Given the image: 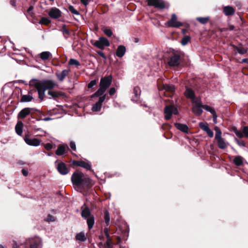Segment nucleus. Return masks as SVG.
I'll return each instance as SVG.
<instances>
[{
    "mask_svg": "<svg viewBox=\"0 0 248 248\" xmlns=\"http://www.w3.org/2000/svg\"><path fill=\"white\" fill-rule=\"evenodd\" d=\"M30 86L35 87L38 93V97L40 99L43 100L45 96V91H49L58 86V84L53 80L32 79L30 81Z\"/></svg>",
    "mask_w": 248,
    "mask_h": 248,
    "instance_id": "nucleus-1",
    "label": "nucleus"
},
{
    "mask_svg": "<svg viewBox=\"0 0 248 248\" xmlns=\"http://www.w3.org/2000/svg\"><path fill=\"white\" fill-rule=\"evenodd\" d=\"M71 180L74 185L83 188L91 184V179L79 172H74L71 177Z\"/></svg>",
    "mask_w": 248,
    "mask_h": 248,
    "instance_id": "nucleus-2",
    "label": "nucleus"
},
{
    "mask_svg": "<svg viewBox=\"0 0 248 248\" xmlns=\"http://www.w3.org/2000/svg\"><path fill=\"white\" fill-rule=\"evenodd\" d=\"M112 77L111 76L102 78L99 84V88L92 95L91 97L93 98L95 96H100L104 95V94L106 90L110 85Z\"/></svg>",
    "mask_w": 248,
    "mask_h": 248,
    "instance_id": "nucleus-3",
    "label": "nucleus"
},
{
    "mask_svg": "<svg viewBox=\"0 0 248 248\" xmlns=\"http://www.w3.org/2000/svg\"><path fill=\"white\" fill-rule=\"evenodd\" d=\"M165 118L168 120H170L172 114L178 115L179 111L178 108L174 105H167L164 108Z\"/></svg>",
    "mask_w": 248,
    "mask_h": 248,
    "instance_id": "nucleus-4",
    "label": "nucleus"
},
{
    "mask_svg": "<svg viewBox=\"0 0 248 248\" xmlns=\"http://www.w3.org/2000/svg\"><path fill=\"white\" fill-rule=\"evenodd\" d=\"M149 6H154L159 9L168 8L169 5L163 0H147Z\"/></svg>",
    "mask_w": 248,
    "mask_h": 248,
    "instance_id": "nucleus-5",
    "label": "nucleus"
},
{
    "mask_svg": "<svg viewBox=\"0 0 248 248\" xmlns=\"http://www.w3.org/2000/svg\"><path fill=\"white\" fill-rule=\"evenodd\" d=\"M192 111L196 116H200L202 113V105L200 99L192 102Z\"/></svg>",
    "mask_w": 248,
    "mask_h": 248,
    "instance_id": "nucleus-6",
    "label": "nucleus"
},
{
    "mask_svg": "<svg viewBox=\"0 0 248 248\" xmlns=\"http://www.w3.org/2000/svg\"><path fill=\"white\" fill-rule=\"evenodd\" d=\"M93 45L99 49H103L105 47L108 46L110 44L107 38L101 37H100L98 40H96Z\"/></svg>",
    "mask_w": 248,
    "mask_h": 248,
    "instance_id": "nucleus-7",
    "label": "nucleus"
},
{
    "mask_svg": "<svg viewBox=\"0 0 248 248\" xmlns=\"http://www.w3.org/2000/svg\"><path fill=\"white\" fill-rule=\"evenodd\" d=\"M177 16L173 14L171 15V19L166 23V25L169 27L178 28L182 26V22L177 21Z\"/></svg>",
    "mask_w": 248,
    "mask_h": 248,
    "instance_id": "nucleus-8",
    "label": "nucleus"
},
{
    "mask_svg": "<svg viewBox=\"0 0 248 248\" xmlns=\"http://www.w3.org/2000/svg\"><path fill=\"white\" fill-rule=\"evenodd\" d=\"M47 14L51 18L56 19L62 16V12L56 7H52L48 11Z\"/></svg>",
    "mask_w": 248,
    "mask_h": 248,
    "instance_id": "nucleus-9",
    "label": "nucleus"
},
{
    "mask_svg": "<svg viewBox=\"0 0 248 248\" xmlns=\"http://www.w3.org/2000/svg\"><path fill=\"white\" fill-rule=\"evenodd\" d=\"M25 142L29 145L38 146L40 144L41 141L37 139L30 138L28 135H26L24 138Z\"/></svg>",
    "mask_w": 248,
    "mask_h": 248,
    "instance_id": "nucleus-10",
    "label": "nucleus"
},
{
    "mask_svg": "<svg viewBox=\"0 0 248 248\" xmlns=\"http://www.w3.org/2000/svg\"><path fill=\"white\" fill-rule=\"evenodd\" d=\"M180 55L177 54H174L170 56L168 61V64L170 66H176L180 63Z\"/></svg>",
    "mask_w": 248,
    "mask_h": 248,
    "instance_id": "nucleus-11",
    "label": "nucleus"
},
{
    "mask_svg": "<svg viewBox=\"0 0 248 248\" xmlns=\"http://www.w3.org/2000/svg\"><path fill=\"white\" fill-rule=\"evenodd\" d=\"M99 97H100L99 100L93 105L92 108L93 111H99L100 110L102 107V103L104 101L106 98V94L100 96Z\"/></svg>",
    "mask_w": 248,
    "mask_h": 248,
    "instance_id": "nucleus-12",
    "label": "nucleus"
},
{
    "mask_svg": "<svg viewBox=\"0 0 248 248\" xmlns=\"http://www.w3.org/2000/svg\"><path fill=\"white\" fill-rule=\"evenodd\" d=\"M59 172L62 175H66L69 172V170L65 164L63 162L59 163L57 166Z\"/></svg>",
    "mask_w": 248,
    "mask_h": 248,
    "instance_id": "nucleus-13",
    "label": "nucleus"
},
{
    "mask_svg": "<svg viewBox=\"0 0 248 248\" xmlns=\"http://www.w3.org/2000/svg\"><path fill=\"white\" fill-rule=\"evenodd\" d=\"M33 109V108H26L22 109L18 114V118L20 119L25 118L26 116L31 114V111Z\"/></svg>",
    "mask_w": 248,
    "mask_h": 248,
    "instance_id": "nucleus-14",
    "label": "nucleus"
},
{
    "mask_svg": "<svg viewBox=\"0 0 248 248\" xmlns=\"http://www.w3.org/2000/svg\"><path fill=\"white\" fill-rule=\"evenodd\" d=\"M74 164L82 167L87 170H90L91 169V163L90 162L77 161L74 162Z\"/></svg>",
    "mask_w": 248,
    "mask_h": 248,
    "instance_id": "nucleus-15",
    "label": "nucleus"
},
{
    "mask_svg": "<svg viewBox=\"0 0 248 248\" xmlns=\"http://www.w3.org/2000/svg\"><path fill=\"white\" fill-rule=\"evenodd\" d=\"M185 94L186 97L190 98L192 102L194 100L199 99V98L195 97L194 91L190 88H186Z\"/></svg>",
    "mask_w": 248,
    "mask_h": 248,
    "instance_id": "nucleus-16",
    "label": "nucleus"
},
{
    "mask_svg": "<svg viewBox=\"0 0 248 248\" xmlns=\"http://www.w3.org/2000/svg\"><path fill=\"white\" fill-rule=\"evenodd\" d=\"M69 72V69H64L60 73H57L56 75L60 81H62L68 75Z\"/></svg>",
    "mask_w": 248,
    "mask_h": 248,
    "instance_id": "nucleus-17",
    "label": "nucleus"
},
{
    "mask_svg": "<svg viewBox=\"0 0 248 248\" xmlns=\"http://www.w3.org/2000/svg\"><path fill=\"white\" fill-rule=\"evenodd\" d=\"M232 162L237 166H240L243 165L244 159L241 156L237 155L232 157Z\"/></svg>",
    "mask_w": 248,
    "mask_h": 248,
    "instance_id": "nucleus-18",
    "label": "nucleus"
},
{
    "mask_svg": "<svg viewBox=\"0 0 248 248\" xmlns=\"http://www.w3.org/2000/svg\"><path fill=\"white\" fill-rule=\"evenodd\" d=\"M126 52V48L123 45H120L118 46L116 52V55L117 57L119 58H122L123 57Z\"/></svg>",
    "mask_w": 248,
    "mask_h": 248,
    "instance_id": "nucleus-19",
    "label": "nucleus"
},
{
    "mask_svg": "<svg viewBox=\"0 0 248 248\" xmlns=\"http://www.w3.org/2000/svg\"><path fill=\"white\" fill-rule=\"evenodd\" d=\"M66 149H68L67 145H60L56 151V154L58 155H61L66 153Z\"/></svg>",
    "mask_w": 248,
    "mask_h": 248,
    "instance_id": "nucleus-20",
    "label": "nucleus"
},
{
    "mask_svg": "<svg viewBox=\"0 0 248 248\" xmlns=\"http://www.w3.org/2000/svg\"><path fill=\"white\" fill-rule=\"evenodd\" d=\"M223 12L226 16H232L234 14L235 10L232 7L227 6L224 7Z\"/></svg>",
    "mask_w": 248,
    "mask_h": 248,
    "instance_id": "nucleus-21",
    "label": "nucleus"
},
{
    "mask_svg": "<svg viewBox=\"0 0 248 248\" xmlns=\"http://www.w3.org/2000/svg\"><path fill=\"white\" fill-rule=\"evenodd\" d=\"M33 244H30V248H40L41 245V240L37 238L31 240Z\"/></svg>",
    "mask_w": 248,
    "mask_h": 248,
    "instance_id": "nucleus-22",
    "label": "nucleus"
},
{
    "mask_svg": "<svg viewBox=\"0 0 248 248\" xmlns=\"http://www.w3.org/2000/svg\"><path fill=\"white\" fill-rule=\"evenodd\" d=\"M133 93H134L135 97H132V100L136 101L138 100L141 93L140 88L139 87H134L133 89Z\"/></svg>",
    "mask_w": 248,
    "mask_h": 248,
    "instance_id": "nucleus-23",
    "label": "nucleus"
},
{
    "mask_svg": "<svg viewBox=\"0 0 248 248\" xmlns=\"http://www.w3.org/2000/svg\"><path fill=\"white\" fill-rule=\"evenodd\" d=\"M81 216L83 218H87L91 216V212L88 207H82Z\"/></svg>",
    "mask_w": 248,
    "mask_h": 248,
    "instance_id": "nucleus-24",
    "label": "nucleus"
},
{
    "mask_svg": "<svg viewBox=\"0 0 248 248\" xmlns=\"http://www.w3.org/2000/svg\"><path fill=\"white\" fill-rule=\"evenodd\" d=\"M175 127L180 131L185 132H188V127L186 125L184 124H182L180 123H175Z\"/></svg>",
    "mask_w": 248,
    "mask_h": 248,
    "instance_id": "nucleus-25",
    "label": "nucleus"
},
{
    "mask_svg": "<svg viewBox=\"0 0 248 248\" xmlns=\"http://www.w3.org/2000/svg\"><path fill=\"white\" fill-rule=\"evenodd\" d=\"M39 56L43 61L47 60L52 57L51 53L48 51L43 52L39 54Z\"/></svg>",
    "mask_w": 248,
    "mask_h": 248,
    "instance_id": "nucleus-26",
    "label": "nucleus"
},
{
    "mask_svg": "<svg viewBox=\"0 0 248 248\" xmlns=\"http://www.w3.org/2000/svg\"><path fill=\"white\" fill-rule=\"evenodd\" d=\"M33 97L31 92H29L28 94L23 95L21 97V101L22 102H28L32 100Z\"/></svg>",
    "mask_w": 248,
    "mask_h": 248,
    "instance_id": "nucleus-27",
    "label": "nucleus"
},
{
    "mask_svg": "<svg viewBox=\"0 0 248 248\" xmlns=\"http://www.w3.org/2000/svg\"><path fill=\"white\" fill-rule=\"evenodd\" d=\"M23 124L21 122H18L15 127L16 133L17 135L19 136H21L22 134V128H23Z\"/></svg>",
    "mask_w": 248,
    "mask_h": 248,
    "instance_id": "nucleus-28",
    "label": "nucleus"
},
{
    "mask_svg": "<svg viewBox=\"0 0 248 248\" xmlns=\"http://www.w3.org/2000/svg\"><path fill=\"white\" fill-rule=\"evenodd\" d=\"M76 239L77 240L84 242L86 240V236L84 232H81L77 234L76 236Z\"/></svg>",
    "mask_w": 248,
    "mask_h": 248,
    "instance_id": "nucleus-29",
    "label": "nucleus"
},
{
    "mask_svg": "<svg viewBox=\"0 0 248 248\" xmlns=\"http://www.w3.org/2000/svg\"><path fill=\"white\" fill-rule=\"evenodd\" d=\"M61 31L62 32L64 38L67 39L70 35V31L69 30L67 29L66 26L65 25H63L62 26Z\"/></svg>",
    "mask_w": 248,
    "mask_h": 248,
    "instance_id": "nucleus-30",
    "label": "nucleus"
},
{
    "mask_svg": "<svg viewBox=\"0 0 248 248\" xmlns=\"http://www.w3.org/2000/svg\"><path fill=\"white\" fill-rule=\"evenodd\" d=\"M217 141L218 143V146L219 148L224 149L227 147L228 143L225 142L224 139H220L219 140H217Z\"/></svg>",
    "mask_w": 248,
    "mask_h": 248,
    "instance_id": "nucleus-31",
    "label": "nucleus"
},
{
    "mask_svg": "<svg viewBox=\"0 0 248 248\" xmlns=\"http://www.w3.org/2000/svg\"><path fill=\"white\" fill-rule=\"evenodd\" d=\"M87 222L88 224V227L89 230L91 229L94 225V218L93 216H90L89 217L87 218Z\"/></svg>",
    "mask_w": 248,
    "mask_h": 248,
    "instance_id": "nucleus-32",
    "label": "nucleus"
},
{
    "mask_svg": "<svg viewBox=\"0 0 248 248\" xmlns=\"http://www.w3.org/2000/svg\"><path fill=\"white\" fill-rule=\"evenodd\" d=\"M48 94L51 97L49 98H56L59 97L62 95V94L58 92L53 91H49L48 92Z\"/></svg>",
    "mask_w": 248,
    "mask_h": 248,
    "instance_id": "nucleus-33",
    "label": "nucleus"
},
{
    "mask_svg": "<svg viewBox=\"0 0 248 248\" xmlns=\"http://www.w3.org/2000/svg\"><path fill=\"white\" fill-rule=\"evenodd\" d=\"M234 49L240 54H244L247 52V49L243 47L235 46Z\"/></svg>",
    "mask_w": 248,
    "mask_h": 248,
    "instance_id": "nucleus-34",
    "label": "nucleus"
},
{
    "mask_svg": "<svg viewBox=\"0 0 248 248\" xmlns=\"http://www.w3.org/2000/svg\"><path fill=\"white\" fill-rule=\"evenodd\" d=\"M215 130L216 131V135H215V139L217 140H219L220 139H222L221 137V131L217 127H215Z\"/></svg>",
    "mask_w": 248,
    "mask_h": 248,
    "instance_id": "nucleus-35",
    "label": "nucleus"
},
{
    "mask_svg": "<svg viewBox=\"0 0 248 248\" xmlns=\"http://www.w3.org/2000/svg\"><path fill=\"white\" fill-rule=\"evenodd\" d=\"M202 108L210 112L212 115L216 113L215 109L208 105H202Z\"/></svg>",
    "mask_w": 248,
    "mask_h": 248,
    "instance_id": "nucleus-36",
    "label": "nucleus"
},
{
    "mask_svg": "<svg viewBox=\"0 0 248 248\" xmlns=\"http://www.w3.org/2000/svg\"><path fill=\"white\" fill-rule=\"evenodd\" d=\"M202 108L210 112L212 115L216 113L215 109L208 105H202Z\"/></svg>",
    "mask_w": 248,
    "mask_h": 248,
    "instance_id": "nucleus-37",
    "label": "nucleus"
},
{
    "mask_svg": "<svg viewBox=\"0 0 248 248\" xmlns=\"http://www.w3.org/2000/svg\"><path fill=\"white\" fill-rule=\"evenodd\" d=\"M202 108L210 112L212 115L216 113L215 109L208 105H202Z\"/></svg>",
    "mask_w": 248,
    "mask_h": 248,
    "instance_id": "nucleus-38",
    "label": "nucleus"
},
{
    "mask_svg": "<svg viewBox=\"0 0 248 248\" xmlns=\"http://www.w3.org/2000/svg\"><path fill=\"white\" fill-rule=\"evenodd\" d=\"M199 127L204 131H206L209 127L208 126V124L206 123L200 122L199 124Z\"/></svg>",
    "mask_w": 248,
    "mask_h": 248,
    "instance_id": "nucleus-39",
    "label": "nucleus"
},
{
    "mask_svg": "<svg viewBox=\"0 0 248 248\" xmlns=\"http://www.w3.org/2000/svg\"><path fill=\"white\" fill-rule=\"evenodd\" d=\"M50 20L47 17H42L39 21L41 24L48 25L50 23Z\"/></svg>",
    "mask_w": 248,
    "mask_h": 248,
    "instance_id": "nucleus-40",
    "label": "nucleus"
},
{
    "mask_svg": "<svg viewBox=\"0 0 248 248\" xmlns=\"http://www.w3.org/2000/svg\"><path fill=\"white\" fill-rule=\"evenodd\" d=\"M197 20L199 21L202 24H206L208 21L209 20V17H197L196 18Z\"/></svg>",
    "mask_w": 248,
    "mask_h": 248,
    "instance_id": "nucleus-41",
    "label": "nucleus"
},
{
    "mask_svg": "<svg viewBox=\"0 0 248 248\" xmlns=\"http://www.w3.org/2000/svg\"><path fill=\"white\" fill-rule=\"evenodd\" d=\"M104 214L105 221L107 226H108L109 225L110 220L109 213L107 211H105Z\"/></svg>",
    "mask_w": 248,
    "mask_h": 248,
    "instance_id": "nucleus-42",
    "label": "nucleus"
},
{
    "mask_svg": "<svg viewBox=\"0 0 248 248\" xmlns=\"http://www.w3.org/2000/svg\"><path fill=\"white\" fill-rule=\"evenodd\" d=\"M68 10L73 14L78 15L79 13L75 9L74 6L72 5H69L68 7Z\"/></svg>",
    "mask_w": 248,
    "mask_h": 248,
    "instance_id": "nucleus-43",
    "label": "nucleus"
},
{
    "mask_svg": "<svg viewBox=\"0 0 248 248\" xmlns=\"http://www.w3.org/2000/svg\"><path fill=\"white\" fill-rule=\"evenodd\" d=\"M69 65H75L77 66H78L80 65V63L77 60L74 59H70L69 61Z\"/></svg>",
    "mask_w": 248,
    "mask_h": 248,
    "instance_id": "nucleus-44",
    "label": "nucleus"
},
{
    "mask_svg": "<svg viewBox=\"0 0 248 248\" xmlns=\"http://www.w3.org/2000/svg\"><path fill=\"white\" fill-rule=\"evenodd\" d=\"M164 89L169 92H173L174 90V86L173 85L166 84L164 86Z\"/></svg>",
    "mask_w": 248,
    "mask_h": 248,
    "instance_id": "nucleus-45",
    "label": "nucleus"
},
{
    "mask_svg": "<svg viewBox=\"0 0 248 248\" xmlns=\"http://www.w3.org/2000/svg\"><path fill=\"white\" fill-rule=\"evenodd\" d=\"M190 40V37L188 36H186L184 37L181 40V44L183 46L186 45Z\"/></svg>",
    "mask_w": 248,
    "mask_h": 248,
    "instance_id": "nucleus-46",
    "label": "nucleus"
},
{
    "mask_svg": "<svg viewBox=\"0 0 248 248\" xmlns=\"http://www.w3.org/2000/svg\"><path fill=\"white\" fill-rule=\"evenodd\" d=\"M104 33L108 37H110L112 35V31L109 29L105 28L103 30Z\"/></svg>",
    "mask_w": 248,
    "mask_h": 248,
    "instance_id": "nucleus-47",
    "label": "nucleus"
},
{
    "mask_svg": "<svg viewBox=\"0 0 248 248\" xmlns=\"http://www.w3.org/2000/svg\"><path fill=\"white\" fill-rule=\"evenodd\" d=\"M97 81V79H94L91 81L88 85V88L89 89L92 88L94 85L96 84Z\"/></svg>",
    "mask_w": 248,
    "mask_h": 248,
    "instance_id": "nucleus-48",
    "label": "nucleus"
},
{
    "mask_svg": "<svg viewBox=\"0 0 248 248\" xmlns=\"http://www.w3.org/2000/svg\"><path fill=\"white\" fill-rule=\"evenodd\" d=\"M56 217L51 215H48L46 219L47 222H53L56 220Z\"/></svg>",
    "mask_w": 248,
    "mask_h": 248,
    "instance_id": "nucleus-49",
    "label": "nucleus"
},
{
    "mask_svg": "<svg viewBox=\"0 0 248 248\" xmlns=\"http://www.w3.org/2000/svg\"><path fill=\"white\" fill-rule=\"evenodd\" d=\"M112 245L111 239V238H109L107 239V242H106L105 245V247L108 248H111Z\"/></svg>",
    "mask_w": 248,
    "mask_h": 248,
    "instance_id": "nucleus-50",
    "label": "nucleus"
},
{
    "mask_svg": "<svg viewBox=\"0 0 248 248\" xmlns=\"http://www.w3.org/2000/svg\"><path fill=\"white\" fill-rule=\"evenodd\" d=\"M104 233L106 235V236L107 239H108L109 238H110V237L109 236V230H108V227H105L104 228Z\"/></svg>",
    "mask_w": 248,
    "mask_h": 248,
    "instance_id": "nucleus-51",
    "label": "nucleus"
},
{
    "mask_svg": "<svg viewBox=\"0 0 248 248\" xmlns=\"http://www.w3.org/2000/svg\"><path fill=\"white\" fill-rule=\"evenodd\" d=\"M45 149L48 151L50 150L53 148V145L50 143H46L44 144Z\"/></svg>",
    "mask_w": 248,
    "mask_h": 248,
    "instance_id": "nucleus-52",
    "label": "nucleus"
},
{
    "mask_svg": "<svg viewBox=\"0 0 248 248\" xmlns=\"http://www.w3.org/2000/svg\"><path fill=\"white\" fill-rule=\"evenodd\" d=\"M206 133L207 134L208 136L212 138L214 136V133L210 129V128H208L206 131Z\"/></svg>",
    "mask_w": 248,
    "mask_h": 248,
    "instance_id": "nucleus-53",
    "label": "nucleus"
},
{
    "mask_svg": "<svg viewBox=\"0 0 248 248\" xmlns=\"http://www.w3.org/2000/svg\"><path fill=\"white\" fill-rule=\"evenodd\" d=\"M34 131H35V132L39 131V132H42V134L40 135L41 136H42L44 135L45 134H46V132L45 131H44L43 130H42L41 128H34Z\"/></svg>",
    "mask_w": 248,
    "mask_h": 248,
    "instance_id": "nucleus-54",
    "label": "nucleus"
},
{
    "mask_svg": "<svg viewBox=\"0 0 248 248\" xmlns=\"http://www.w3.org/2000/svg\"><path fill=\"white\" fill-rule=\"evenodd\" d=\"M234 132L236 135L239 138H242L244 136L243 133L240 131L236 130Z\"/></svg>",
    "mask_w": 248,
    "mask_h": 248,
    "instance_id": "nucleus-55",
    "label": "nucleus"
},
{
    "mask_svg": "<svg viewBox=\"0 0 248 248\" xmlns=\"http://www.w3.org/2000/svg\"><path fill=\"white\" fill-rule=\"evenodd\" d=\"M243 135H245L246 137H248V127L245 126L243 129Z\"/></svg>",
    "mask_w": 248,
    "mask_h": 248,
    "instance_id": "nucleus-56",
    "label": "nucleus"
},
{
    "mask_svg": "<svg viewBox=\"0 0 248 248\" xmlns=\"http://www.w3.org/2000/svg\"><path fill=\"white\" fill-rule=\"evenodd\" d=\"M70 147L73 151H76V146L75 143L73 141H71L70 142Z\"/></svg>",
    "mask_w": 248,
    "mask_h": 248,
    "instance_id": "nucleus-57",
    "label": "nucleus"
},
{
    "mask_svg": "<svg viewBox=\"0 0 248 248\" xmlns=\"http://www.w3.org/2000/svg\"><path fill=\"white\" fill-rule=\"evenodd\" d=\"M116 90L115 89L114 87L111 88L109 91V94L110 95H112L114 94L115 93Z\"/></svg>",
    "mask_w": 248,
    "mask_h": 248,
    "instance_id": "nucleus-58",
    "label": "nucleus"
},
{
    "mask_svg": "<svg viewBox=\"0 0 248 248\" xmlns=\"http://www.w3.org/2000/svg\"><path fill=\"white\" fill-rule=\"evenodd\" d=\"M81 2L85 6H87L90 0H80Z\"/></svg>",
    "mask_w": 248,
    "mask_h": 248,
    "instance_id": "nucleus-59",
    "label": "nucleus"
},
{
    "mask_svg": "<svg viewBox=\"0 0 248 248\" xmlns=\"http://www.w3.org/2000/svg\"><path fill=\"white\" fill-rule=\"evenodd\" d=\"M217 113H215L213 115V122L215 124L217 123Z\"/></svg>",
    "mask_w": 248,
    "mask_h": 248,
    "instance_id": "nucleus-60",
    "label": "nucleus"
},
{
    "mask_svg": "<svg viewBox=\"0 0 248 248\" xmlns=\"http://www.w3.org/2000/svg\"><path fill=\"white\" fill-rule=\"evenodd\" d=\"M22 173L23 174V175L25 176H26L28 175V172L27 170H24V169H23L22 170Z\"/></svg>",
    "mask_w": 248,
    "mask_h": 248,
    "instance_id": "nucleus-61",
    "label": "nucleus"
},
{
    "mask_svg": "<svg viewBox=\"0 0 248 248\" xmlns=\"http://www.w3.org/2000/svg\"><path fill=\"white\" fill-rule=\"evenodd\" d=\"M98 54L100 56H101L102 58H106L105 55L104 54V53L103 52H102V51L98 52Z\"/></svg>",
    "mask_w": 248,
    "mask_h": 248,
    "instance_id": "nucleus-62",
    "label": "nucleus"
},
{
    "mask_svg": "<svg viewBox=\"0 0 248 248\" xmlns=\"http://www.w3.org/2000/svg\"><path fill=\"white\" fill-rule=\"evenodd\" d=\"M43 121H48L50 120H51V118H49V117H46V118H44L43 119H42Z\"/></svg>",
    "mask_w": 248,
    "mask_h": 248,
    "instance_id": "nucleus-63",
    "label": "nucleus"
},
{
    "mask_svg": "<svg viewBox=\"0 0 248 248\" xmlns=\"http://www.w3.org/2000/svg\"><path fill=\"white\" fill-rule=\"evenodd\" d=\"M248 62V59H243L242 60V62L243 63H247Z\"/></svg>",
    "mask_w": 248,
    "mask_h": 248,
    "instance_id": "nucleus-64",
    "label": "nucleus"
}]
</instances>
